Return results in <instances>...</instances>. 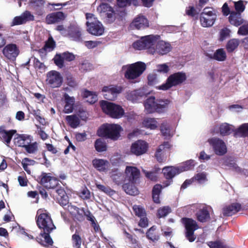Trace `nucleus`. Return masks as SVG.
<instances>
[{
	"mask_svg": "<svg viewBox=\"0 0 248 248\" xmlns=\"http://www.w3.org/2000/svg\"><path fill=\"white\" fill-rule=\"evenodd\" d=\"M35 219L37 226L41 230L39 236L36 237V241L45 247L52 245L53 241L50 233L56 227L49 214L46 210L39 209Z\"/></svg>",
	"mask_w": 248,
	"mask_h": 248,
	"instance_id": "obj_1",
	"label": "nucleus"
},
{
	"mask_svg": "<svg viewBox=\"0 0 248 248\" xmlns=\"http://www.w3.org/2000/svg\"><path fill=\"white\" fill-rule=\"evenodd\" d=\"M195 165V162L194 160H189L177 167L168 166L164 167L162 169V172L165 177L168 180L163 183V187H165L170 186L172 182L171 179L175 175L192 169Z\"/></svg>",
	"mask_w": 248,
	"mask_h": 248,
	"instance_id": "obj_2",
	"label": "nucleus"
},
{
	"mask_svg": "<svg viewBox=\"0 0 248 248\" xmlns=\"http://www.w3.org/2000/svg\"><path fill=\"white\" fill-rule=\"evenodd\" d=\"M146 64L142 62H138L123 66L124 77L132 82H135L145 71Z\"/></svg>",
	"mask_w": 248,
	"mask_h": 248,
	"instance_id": "obj_3",
	"label": "nucleus"
},
{
	"mask_svg": "<svg viewBox=\"0 0 248 248\" xmlns=\"http://www.w3.org/2000/svg\"><path fill=\"white\" fill-rule=\"evenodd\" d=\"M159 36L153 34L142 36L140 40L134 42L132 46L137 50L146 49L149 53L152 54L153 49H155Z\"/></svg>",
	"mask_w": 248,
	"mask_h": 248,
	"instance_id": "obj_4",
	"label": "nucleus"
},
{
	"mask_svg": "<svg viewBox=\"0 0 248 248\" xmlns=\"http://www.w3.org/2000/svg\"><path fill=\"white\" fill-rule=\"evenodd\" d=\"M122 130V127L119 124H106L100 127L97 133L99 136L116 140L120 138Z\"/></svg>",
	"mask_w": 248,
	"mask_h": 248,
	"instance_id": "obj_5",
	"label": "nucleus"
},
{
	"mask_svg": "<svg viewBox=\"0 0 248 248\" xmlns=\"http://www.w3.org/2000/svg\"><path fill=\"white\" fill-rule=\"evenodd\" d=\"M99 103L102 111L112 118L119 119L124 114V109L119 105L105 100H101Z\"/></svg>",
	"mask_w": 248,
	"mask_h": 248,
	"instance_id": "obj_6",
	"label": "nucleus"
},
{
	"mask_svg": "<svg viewBox=\"0 0 248 248\" xmlns=\"http://www.w3.org/2000/svg\"><path fill=\"white\" fill-rule=\"evenodd\" d=\"M86 16L87 19L86 22L87 31L93 35L98 36L103 35L105 28L101 22L98 20L92 14L87 13Z\"/></svg>",
	"mask_w": 248,
	"mask_h": 248,
	"instance_id": "obj_7",
	"label": "nucleus"
},
{
	"mask_svg": "<svg viewBox=\"0 0 248 248\" xmlns=\"http://www.w3.org/2000/svg\"><path fill=\"white\" fill-rule=\"evenodd\" d=\"M186 79L185 73L179 72L170 75L167 78L166 83L157 87L158 90L166 91L172 87L179 85Z\"/></svg>",
	"mask_w": 248,
	"mask_h": 248,
	"instance_id": "obj_8",
	"label": "nucleus"
},
{
	"mask_svg": "<svg viewBox=\"0 0 248 248\" xmlns=\"http://www.w3.org/2000/svg\"><path fill=\"white\" fill-rule=\"evenodd\" d=\"M217 19V11L211 7H206L200 15V20L202 27L212 26Z\"/></svg>",
	"mask_w": 248,
	"mask_h": 248,
	"instance_id": "obj_9",
	"label": "nucleus"
},
{
	"mask_svg": "<svg viewBox=\"0 0 248 248\" xmlns=\"http://www.w3.org/2000/svg\"><path fill=\"white\" fill-rule=\"evenodd\" d=\"M208 142L216 155L222 156L227 153V145L222 140L218 138H211L208 140Z\"/></svg>",
	"mask_w": 248,
	"mask_h": 248,
	"instance_id": "obj_10",
	"label": "nucleus"
},
{
	"mask_svg": "<svg viewBox=\"0 0 248 248\" xmlns=\"http://www.w3.org/2000/svg\"><path fill=\"white\" fill-rule=\"evenodd\" d=\"M46 82L51 88H59L62 85V76L56 70H51L46 74Z\"/></svg>",
	"mask_w": 248,
	"mask_h": 248,
	"instance_id": "obj_11",
	"label": "nucleus"
},
{
	"mask_svg": "<svg viewBox=\"0 0 248 248\" xmlns=\"http://www.w3.org/2000/svg\"><path fill=\"white\" fill-rule=\"evenodd\" d=\"M123 87L121 86L110 85L104 86L102 92L104 98L108 100H114L118 95L123 91Z\"/></svg>",
	"mask_w": 248,
	"mask_h": 248,
	"instance_id": "obj_12",
	"label": "nucleus"
},
{
	"mask_svg": "<svg viewBox=\"0 0 248 248\" xmlns=\"http://www.w3.org/2000/svg\"><path fill=\"white\" fill-rule=\"evenodd\" d=\"M97 12L102 16L107 18L108 22H112L115 19V13L112 7L108 4L102 3L97 8Z\"/></svg>",
	"mask_w": 248,
	"mask_h": 248,
	"instance_id": "obj_13",
	"label": "nucleus"
},
{
	"mask_svg": "<svg viewBox=\"0 0 248 248\" xmlns=\"http://www.w3.org/2000/svg\"><path fill=\"white\" fill-rule=\"evenodd\" d=\"M172 46L170 43L161 40L159 36L157 42L153 50L152 55L158 54L163 56L168 54L171 51Z\"/></svg>",
	"mask_w": 248,
	"mask_h": 248,
	"instance_id": "obj_14",
	"label": "nucleus"
},
{
	"mask_svg": "<svg viewBox=\"0 0 248 248\" xmlns=\"http://www.w3.org/2000/svg\"><path fill=\"white\" fill-rule=\"evenodd\" d=\"M186 229V237L190 242H193L195 239L193 235L194 231L198 229L196 222L190 218H183L182 219Z\"/></svg>",
	"mask_w": 248,
	"mask_h": 248,
	"instance_id": "obj_15",
	"label": "nucleus"
},
{
	"mask_svg": "<svg viewBox=\"0 0 248 248\" xmlns=\"http://www.w3.org/2000/svg\"><path fill=\"white\" fill-rule=\"evenodd\" d=\"M140 171L139 170L134 166H127L124 171V182L130 183H137L140 177Z\"/></svg>",
	"mask_w": 248,
	"mask_h": 248,
	"instance_id": "obj_16",
	"label": "nucleus"
},
{
	"mask_svg": "<svg viewBox=\"0 0 248 248\" xmlns=\"http://www.w3.org/2000/svg\"><path fill=\"white\" fill-rule=\"evenodd\" d=\"M48 185H47V189L52 188L53 189V194L57 199L59 204L62 205V188L58 186L59 181L55 177H52L49 179Z\"/></svg>",
	"mask_w": 248,
	"mask_h": 248,
	"instance_id": "obj_17",
	"label": "nucleus"
},
{
	"mask_svg": "<svg viewBox=\"0 0 248 248\" xmlns=\"http://www.w3.org/2000/svg\"><path fill=\"white\" fill-rule=\"evenodd\" d=\"M148 149V144L142 140H138L133 143L131 146V152L136 155L145 154Z\"/></svg>",
	"mask_w": 248,
	"mask_h": 248,
	"instance_id": "obj_18",
	"label": "nucleus"
},
{
	"mask_svg": "<svg viewBox=\"0 0 248 248\" xmlns=\"http://www.w3.org/2000/svg\"><path fill=\"white\" fill-rule=\"evenodd\" d=\"M2 53L7 59L14 60L19 55V50L16 44H9L4 46Z\"/></svg>",
	"mask_w": 248,
	"mask_h": 248,
	"instance_id": "obj_19",
	"label": "nucleus"
},
{
	"mask_svg": "<svg viewBox=\"0 0 248 248\" xmlns=\"http://www.w3.org/2000/svg\"><path fill=\"white\" fill-rule=\"evenodd\" d=\"M143 106L146 113L157 112V99L154 96H150L144 101Z\"/></svg>",
	"mask_w": 248,
	"mask_h": 248,
	"instance_id": "obj_20",
	"label": "nucleus"
},
{
	"mask_svg": "<svg viewBox=\"0 0 248 248\" xmlns=\"http://www.w3.org/2000/svg\"><path fill=\"white\" fill-rule=\"evenodd\" d=\"M130 26L133 29L142 30L149 26V22L145 16L139 15L134 19Z\"/></svg>",
	"mask_w": 248,
	"mask_h": 248,
	"instance_id": "obj_21",
	"label": "nucleus"
},
{
	"mask_svg": "<svg viewBox=\"0 0 248 248\" xmlns=\"http://www.w3.org/2000/svg\"><path fill=\"white\" fill-rule=\"evenodd\" d=\"M160 132L162 135L166 139H170L175 133V127L167 121L162 122L160 125Z\"/></svg>",
	"mask_w": 248,
	"mask_h": 248,
	"instance_id": "obj_22",
	"label": "nucleus"
},
{
	"mask_svg": "<svg viewBox=\"0 0 248 248\" xmlns=\"http://www.w3.org/2000/svg\"><path fill=\"white\" fill-rule=\"evenodd\" d=\"M145 94L143 89H139L128 92L126 93L125 97L128 100L133 103H138Z\"/></svg>",
	"mask_w": 248,
	"mask_h": 248,
	"instance_id": "obj_23",
	"label": "nucleus"
},
{
	"mask_svg": "<svg viewBox=\"0 0 248 248\" xmlns=\"http://www.w3.org/2000/svg\"><path fill=\"white\" fill-rule=\"evenodd\" d=\"M171 145L169 142H164L162 144L159 145L156 150L155 156L157 160L159 162H162L166 160L165 152L167 150L170 149Z\"/></svg>",
	"mask_w": 248,
	"mask_h": 248,
	"instance_id": "obj_24",
	"label": "nucleus"
},
{
	"mask_svg": "<svg viewBox=\"0 0 248 248\" xmlns=\"http://www.w3.org/2000/svg\"><path fill=\"white\" fill-rule=\"evenodd\" d=\"M16 133V130L7 131L4 129V126H0V139L7 145L10 143L13 135Z\"/></svg>",
	"mask_w": 248,
	"mask_h": 248,
	"instance_id": "obj_25",
	"label": "nucleus"
},
{
	"mask_svg": "<svg viewBox=\"0 0 248 248\" xmlns=\"http://www.w3.org/2000/svg\"><path fill=\"white\" fill-rule=\"evenodd\" d=\"M93 167L100 172L106 171L109 167V162L104 159L95 158L92 161Z\"/></svg>",
	"mask_w": 248,
	"mask_h": 248,
	"instance_id": "obj_26",
	"label": "nucleus"
},
{
	"mask_svg": "<svg viewBox=\"0 0 248 248\" xmlns=\"http://www.w3.org/2000/svg\"><path fill=\"white\" fill-rule=\"evenodd\" d=\"M14 140L16 145L24 148L32 140V137L27 134H18Z\"/></svg>",
	"mask_w": 248,
	"mask_h": 248,
	"instance_id": "obj_27",
	"label": "nucleus"
},
{
	"mask_svg": "<svg viewBox=\"0 0 248 248\" xmlns=\"http://www.w3.org/2000/svg\"><path fill=\"white\" fill-rule=\"evenodd\" d=\"M141 124L143 127L150 130H155L158 127L159 123L157 119L155 118L146 117L143 120Z\"/></svg>",
	"mask_w": 248,
	"mask_h": 248,
	"instance_id": "obj_28",
	"label": "nucleus"
},
{
	"mask_svg": "<svg viewBox=\"0 0 248 248\" xmlns=\"http://www.w3.org/2000/svg\"><path fill=\"white\" fill-rule=\"evenodd\" d=\"M216 128L219 129L220 134L222 136H225L231 134L232 132H234V127L227 123H223L216 126Z\"/></svg>",
	"mask_w": 248,
	"mask_h": 248,
	"instance_id": "obj_29",
	"label": "nucleus"
},
{
	"mask_svg": "<svg viewBox=\"0 0 248 248\" xmlns=\"http://www.w3.org/2000/svg\"><path fill=\"white\" fill-rule=\"evenodd\" d=\"M62 20V12L59 11L47 15L46 17V22L47 24H54Z\"/></svg>",
	"mask_w": 248,
	"mask_h": 248,
	"instance_id": "obj_30",
	"label": "nucleus"
},
{
	"mask_svg": "<svg viewBox=\"0 0 248 248\" xmlns=\"http://www.w3.org/2000/svg\"><path fill=\"white\" fill-rule=\"evenodd\" d=\"M171 101L169 99H157V112L163 113L169 108Z\"/></svg>",
	"mask_w": 248,
	"mask_h": 248,
	"instance_id": "obj_31",
	"label": "nucleus"
},
{
	"mask_svg": "<svg viewBox=\"0 0 248 248\" xmlns=\"http://www.w3.org/2000/svg\"><path fill=\"white\" fill-rule=\"evenodd\" d=\"M81 95L86 102L91 104H94L98 100L96 93L88 90H85L83 91Z\"/></svg>",
	"mask_w": 248,
	"mask_h": 248,
	"instance_id": "obj_32",
	"label": "nucleus"
},
{
	"mask_svg": "<svg viewBox=\"0 0 248 248\" xmlns=\"http://www.w3.org/2000/svg\"><path fill=\"white\" fill-rule=\"evenodd\" d=\"M64 110H63V111L67 113L72 112L74 109V106L75 102V98L67 94H64Z\"/></svg>",
	"mask_w": 248,
	"mask_h": 248,
	"instance_id": "obj_33",
	"label": "nucleus"
},
{
	"mask_svg": "<svg viewBox=\"0 0 248 248\" xmlns=\"http://www.w3.org/2000/svg\"><path fill=\"white\" fill-rule=\"evenodd\" d=\"M229 20L232 25L236 27L241 25L244 22V19L241 16V14L235 12H232L229 17Z\"/></svg>",
	"mask_w": 248,
	"mask_h": 248,
	"instance_id": "obj_34",
	"label": "nucleus"
},
{
	"mask_svg": "<svg viewBox=\"0 0 248 248\" xmlns=\"http://www.w3.org/2000/svg\"><path fill=\"white\" fill-rule=\"evenodd\" d=\"M136 183H130L129 182H124L123 187L125 192L130 195H136L138 194L139 191L135 186Z\"/></svg>",
	"mask_w": 248,
	"mask_h": 248,
	"instance_id": "obj_35",
	"label": "nucleus"
},
{
	"mask_svg": "<svg viewBox=\"0 0 248 248\" xmlns=\"http://www.w3.org/2000/svg\"><path fill=\"white\" fill-rule=\"evenodd\" d=\"M241 208L238 203H233L227 206L223 209V214L225 216H230L237 212Z\"/></svg>",
	"mask_w": 248,
	"mask_h": 248,
	"instance_id": "obj_36",
	"label": "nucleus"
},
{
	"mask_svg": "<svg viewBox=\"0 0 248 248\" xmlns=\"http://www.w3.org/2000/svg\"><path fill=\"white\" fill-rule=\"evenodd\" d=\"M234 135L236 137H246L248 136V123L241 125L234 130Z\"/></svg>",
	"mask_w": 248,
	"mask_h": 248,
	"instance_id": "obj_37",
	"label": "nucleus"
},
{
	"mask_svg": "<svg viewBox=\"0 0 248 248\" xmlns=\"http://www.w3.org/2000/svg\"><path fill=\"white\" fill-rule=\"evenodd\" d=\"M63 33H64L65 35L68 34L75 41H79L80 40L81 31L80 29L78 27L71 28L69 33H67L66 31H64Z\"/></svg>",
	"mask_w": 248,
	"mask_h": 248,
	"instance_id": "obj_38",
	"label": "nucleus"
},
{
	"mask_svg": "<svg viewBox=\"0 0 248 248\" xmlns=\"http://www.w3.org/2000/svg\"><path fill=\"white\" fill-rule=\"evenodd\" d=\"M64 84H66L69 86V87L73 88L75 87L77 85L76 81L73 79L72 75L68 72H66L64 73ZM63 90H65L66 91H68L69 90V88L66 86L65 87V85H63Z\"/></svg>",
	"mask_w": 248,
	"mask_h": 248,
	"instance_id": "obj_39",
	"label": "nucleus"
},
{
	"mask_svg": "<svg viewBox=\"0 0 248 248\" xmlns=\"http://www.w3.org/2000/svg\"><path fill=\"white\" fill-rule=\"evenodd\" d=\"M197 216L200 221H205L209 217V214L207 208L203 205L202 206L199 212L197 213Z\"/></svg>",
	"mask_w": 248,
	"mask_h": 248,
	"instance_id": "obj_40",
	"label": "nucleus"
},
{
	"mask_svg": "<svg viewBox=\"0 0 248 248\" xmlns=\"http://www.w3.org/2000/svg\"><path fill=\"white\" fill-rule=\"evenodd\" d=\"M65 120L67 123L72 128H76L79 124V119L76 115L67 116Z\"/></svg>",
	"mask_w": 248,
	"mask_h": 248,
	"instance_id": "obj_41",
	"label": "nucleus"
},
{
	"mask_svg": "<svg viewBox=\"0 0 248 248\" xmlns=\"http://www.w3.org/2000/svg\"><path fill=\"white\" fill-rule=\"evenodd\" d=\"M164 187L163 185L157 184L154 186L153 189L152 195L153 199L155 202L159 203V194L161 192L162 188Z\"/></svg>",
	"mask_w": 248,
	"mask_h": 248,
	"instance_id": "obj_42",
	"label": "nucleus"
},
{
	"mask_svg": "<svg viewBox=\"0 0 248 248\" xmlns=\"http://www.w3.org/2000/svg\"><path fill=\"white\" fill-rule=\"evenodd\" d=\"M95 150L98 152H102L107 150V145L104 140L99 139L94 143Z\"/></svg>",
	"mask_w": 248,
	"mask_h": 248,
	"instance_id": "obj_43",
	"label": "nucleus"
},
{
	"mask_svg": "<svg viewBox=\"0 0 248 248\" xmlns=\"http://www.w3.org/2000/svg\"><path fill=\"white\" fill-rule=\"evenodd\" d=\"M239 44V39L235 38L232 39L228 42L226 45V48L228 52H232L238 47Z\"/></svg>",
	"mask_w": 248,
	"mask_h": 248,
	"instance_id": "obj_44",
	"label": "nucleus"
},
{
	"mask_svg": "<svg viewBox=\"0 0 248 248\" xmlns=\"http://www.w3.org/2000/svg\"><path fill=\"white\" fill-rule=\"evenodd\" d=\"M214 58L218 61H224L226 59V53L223 49H218L214 54Z\"/></svg>",
	"mask_w": 248,
	"mask_h": 248,
	"instance_id": "obj_45",
	"label": "nucleus"
},
{
	"mask_svg": "<svg viewBox=\"0 0 248 248\" xmlns=\"http://www.w3.org/2000/svg\"><path fill=\"white\" fill-rule=\"evenodd\" d=\"M155 231V227L154 226L151 227L146 233L147 237L153 241L158 240L159 239V236Z\"/></svg>",
	"mask_w": 248,
	"mask_h": 248,
	"instance_id": "obj_46",
	"label": "nucleus"
},
{
	"mask_svg": "<svg viewBox=\"0 0 248 248\" xmlns=\"http://www.w3.org/2000/svg\"><path fill=\"white\" fill-rule=\"evenodd\" d=\"M234 4L236 13L241 14L245 9V5L247 3L246 1L239 0L237 2H232Z\"/></svg>",
	"mask_w": 248,
	"mask_h": 248,
	"instance_id": "obj_47",
	"label": "nucleus"
},
{
	"mask_svg": "<svg viewBox=\"0 0 248 248\" xmlns=\"http://www.w3.org/2000/svg\"><path fill=\"white\" fill-rule=\"evenodd\" d=\"M207 175L205 172H199L192 178L193 181L196 180L200 184H204L208 180Z\"/></svg>",
	"mask_w": 248,
	"mask_h": 248,
	"instance_id": "obj_48",
	"label": "nucleus"
},
{
	"mask_svg": "<svg viewBox=\"0 0 248 248\" xmlns=\"http://www.w3.org/2000/svg\"><path fill=\"white\" fill-rule=\"evenodd\" d=\"M133 210L135 214L140 217L146 216V213L144 209L140 205H134Z\"/></svg>",
	"mask_w": 248,
	"mask_h": 248,
	"instance_id": "obj_49",
	"label": "nucleus"
},
{
	"mask_svg": "<svg viewBox=\"0 0 248 248\" xmlns=\"http://www.w3.org/2000/svg\"><path fill=\"white\" fill-rule=\"evenodd\" d=\"M24 149L29 154H34L38 149V143L36 142H31L28 144Z\"/></svg>",
	"mask_w": 248,
	"mask_h": 248,
	"instance_id": "obj_50",
	"label": "nucleus"
},
{
	"mask_svg": "<svg viewBox=\"0 0 248 248\" xmlns=\"http://www.w3.org/2000/svg\"><path fill=\"white\" fill-rule=\"evenodd\" d=\"M56 43L52 37L50 36L46 41L44 47L48 51L53 50L55 47Z\"/></svg>",
	"mask_w": 248,
	"mask_h": 248,
	"instance_id": "obj_51",
	"label": "nucleus"
},
{
	"mask_svg": "<svg viewBox=\"0 0 248 248\" xmlns=\"http://www.w3.org/2000/svg\"><path fill=\"white\" fill-rule=\"evenodd\" d=\"M231 33V31L229 28L225 27L219 31V40L220 41H223L227 38L229 37Z\"/></svg>",
	"mask_w": 248,
	"mask_h": 248,
	"instance_id": "obj_52",
	"label": "nucleus"
},
{
	"mask_svg": "<svg viewBox=\"0 0 248 248\" xmlns=\"http://www.w3.org/2000/svg\"><path fill=\"white\" fill-rule=\"evenodd\" d=\"M51 177V176L47 175L46 173H42L40 176V184L47 188V185H48V182Z\"/></svg>",
	"mask_w": 248,
	"mask_h": 248,
	"instance_id": "obj_53",
	"label": "nucleus"
},
{
	"mask_svg": "<svg viewBox=\"0 0 248 248\" xmlns=\"http://www.w3.org/2000/svg\"><path fill=\"white\" fill-rule=\"evenodd\" d=\"M169 66L168 63L157 64L156 66V70L159 73H167L170 70Z\"/></svg>",
	"mask_w": 248,
	"mask_h": 248,
	"instance_id": "obj_54",
	"label": "nucleus"
},
{
	"mask_svg": "<svg viewBox=\"0 0 248 248\" xmlns=\"http://www.w3.org/2000/svg\"><path fill=\"white\" fill-rule=\"evenodd\" d=\"M171 211L169 206H164L158 210L157 215L159 217H163L166 216Z\"/></svg>",
	"mask_w": 248,
	"mask_h": 248,
	"instance_id": "obj_55",
	"label": "nucleus"
},
{
	"mask_svg": "<svg viewBox=\"0 0 248 248\" xmlns=\"http://www.w3.org/2000/svg\"><path fill=\"white\" fill-rule=\"evenodd\" d=\"M208 245L210 248H229L220 241L209 242Z\"/></svg>",
	"mask_w": 248,
	"mask_h": 248,
	"instance_id": "obj_56",
	"label": "nucleus"
},
{
	"mask_svg": "<svg viewBox=\"0 0 248 248\" xmlns=\"http://www.w3.org/2000/svg\"><path fill=\"white\" fill-rule=\"evenodd\" d=\"M72 242L73 247L75 248H80L81 240L80 237L76 234L72 236Z\"/></svg>",
	"mask_w": 248,
	"mask_h": 248,
	"instance_id": "obj_57",
	"label": "nucleus"
},
{
	"mask_svg": "<svg viewBox=\"0 0 248 248\" xmlns=\"http://www.w3.org/2000/svg\"><path fill=\"white\" fill-rule=\"evenodd\" d=\"M96 185L98 189L109 195H113L114 193V191L108 187H106L103 185L98 184H96Z\"/></svg>",
	"mask_w": 248,
	"mask_h": 248,
	"instance_id": "obj_58",
	"label": "nucleus"
},
{
	"mask_svg": "<svg viewBox=\"0 0 248 248\" xmlns=\"http://www.w3.org/2000/svg\"><path fill=\"white\" fill-rule=\"evenodd\" d=\"M79 196L84 200L90 199L91 194L90 191L87 188H84L78 192Z\"/></svg>",
	"mask_w": 248,
	"mask_h": 248,
	"instance_id": "obj_59",
	"label": "nucleus"
},
{
	"mask_svg": "<svg viewBox=\"0 0 248 248\" xmlns=\"http://www.w3.org/2000/svg\"><path fill=\"white\" fill-rule=\"evenodd\" d=\"M232 1H229L227 2H225L223 5V6L222 7V12L223 13V14L224 16H228L229 14L231 15V13H232V12H231L230 11V9L229 7V5L231 6V3H232Z\"/></svg>",
	"mask_w": 248,
	"mask_h": 248,
	"instance_id": "obj_60",
	"label": "nucleus"
},
{
	"mask_svg": "<svg viewBox=\"0 0 248 248\" xmlns=\"http://www.w3.org/2000/svg\"><path fill=\"white\" fill-rule=\"evenodd\" d=\"M33 66L35 69L39 70L45 69L46 66L44 63L41 62L37 58L34 57L33 58Z\"/></svg>",
	"mask_w": 248,
	"mask_h": 248,
	"instance_id": "obj_61",
	"label": "nucleus"
},
{
	"mask_svg": "<svg viewBox=\"0 0 248 248\" xmlns=\"http://www.w3.org/2000/svg\"><path fill=\"white\" fill-rule=\"evenodd\" d=\"M54 63L59 68H62V55L57 54L53 59Z\"/></svg>",
	"mask_w": 248,
	"mask_h": 248,
	"instance_id": "obj_62",
	"label": "nucleus"
},
{
	"mask_svg": "<svg viewBox=\"0 0 248 248\" xmlns=\"http://www.w3.org/2000/svg\"><path fill=\"white\" fill-rule=\"evenodd\" d=\"M22 16H17L14 17L12 22V26L18 25L25 23Z\"/></svg>",
	"mask_w": 248,
	"mask_h": 248,
	"instance_id": "obj_63",
	"label": "nucleus"
},
{
	"mask_svg": "<svg viewBox=\"0 0 248 248\" xmlns=\"http://www.w3.org/2000/svg\"><path fill=\"white\" fill-rule=\"evenodd\" d=\"M237 33L240 35L248 34V24L241 26L239 28Z\"/></svg>",
	"mask_w": 248,
	"mask_h": 248,
	"instance_id": "obj_64",
	"label": "nucleus"
}]
</instances>
